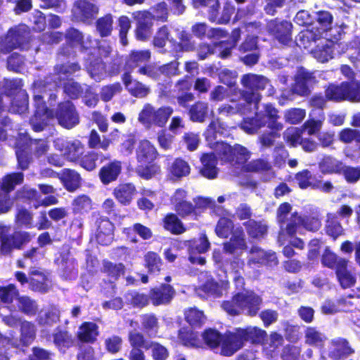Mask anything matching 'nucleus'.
<instances>
[{"mask_svg":"<svg viewBox=\"0 0 360 360\" xmlns=\"http://www.w3.org/2000/svg\"><path fill=\"white\" fill-rule=\"evenodd\" d=\"M246 226L249 235L253 238L262 237L266 232V226L255 221H249Z\"/></svg>","mask_w":360,"mask_h":360,"instance_id":"obj_61","label":"nucleus"},{"mask_svg":"<svg viewBox=\"0 0 360 360\" xmlns=\"http://www.w3.org/2000/svg\"><path fill=\"white\" fill-rule=\"evenodd\" d=\"M233 225L232 221L226 217L221 218L216 226L215 232L221 238H227L232 232Z\"/></svg>","mask_w":360,"mask_h":360,"instance_id":"obj_56","label":"nucleus"},{"mask_svg":"<svg viewBox=\"0 0 360 360\" xmlns=\"http://www.w3.org/2000/svg\"><path fill=\"white\" fill-rule=\"evenodd\" d=\"M98 13V8L89 0L77 1L72 8V13L75 19L80 21H86L94 18Z\"/></svg>","mask_w":360,"mask_h":360,"instance_id":"obj_14","label":"nucleus"},{"mask_svg":"<svg viewBox=\"0 0 360 360\" xmlns=\"http://www.w3.org/2000/svg\"><path fill=\"white\" fill-rule=\"evenodd\" d=\"M61 180L65 188L70 191H73L79 186L80 176L77 172L73 170L64 169L61 174Z\"/></svg>","mask_w":360,"mask_h":360,"instance_id":"obj_40","label":"nucleus"},{"mask_svg":"<svg viewBox=\"0 0 360 360\" xmlns=\"http://www.w3.org/2000/svg\"><path fill=\"white\" fill-rule=\"evenodd\" d=\"M178 65L177 62H172L159 68L148 66L139 68V72L153 78H157L162 74L170 76L176 74Z\"/></svg>","mask_w":360,"mask_h":360,"instance_id":"obj_24","label":"nucleus"},{"mask_svg":"<svg viewBox=\"0 0 360 360\" xmlns=\"http://www.w3.org/2000/svg\"><path fill=\"white\" fill-rule=\"evenodd\" d=\"M144 265L150 274H158L161 270L162 259L154 252H148L144 256Z\"/></svg>","mask_w":360,"mask_h":360,"instance_id":"obj_38","label":"nucleus"},{"mask_svg":"<svg viewBox=\"0 0 360 360\" xmlns=\"http://www.w3.org/2000/svg\"><path fill=\"white\" fill-rule=\"evenodd\" d=\"M305 343L313 347H321L323 345L326 338L315 328L308 327L304 332Z\"/></svg>","mask_w":360,"mask_h":360,"instance_id":"obj_39","label":"nucleus"},{"mask_svg":"<svg viewBox=\"0 0 360 360\" xmlns=\"http://www.w3.org/2000/svg\"><path fill=\"white\" fill-rule=\"evenodd\" d=\"M150 297L147 295L133 291L125 295L126 301L134 307H143L148 304Z\"/></svg>","mask_w":360,"mask_h":360,"instance_id":"obj_50","label":"nucleus"},{"mask_svg":"<svg viewBox=\"0 0 360 360\" xmlns=\"http://www.w3.org/2000/svg\"><path fill=\"white\" fill-rule=\"evenodd\" d=\"M23 179L24 175L21 172L7 174L2 179L1 188L8 193L13 191L15 186L21 184Z\"/></svg>","mask_w":360,"mask_h":360,"instance_id":"obj_42","label":"nucleus"},{"mask_svg":"<svg viewBox=\"0 0 360 360\" xmlns=\"http://www.w3.org/2000/svg\"><path fill=\"white\" fill-rule=\"evenodd\" d=\"M175 295V290L168 284H162L159 287L152 288L149 297L155 306L166 305L170 303Z\"/></svg>","mask_w":360,"mask_h":360,"instance_id":"obj_13","label":"nucleus"},{"mask_svg":"<svg viewBox=\"0 0 360 360\" xmlns=\"http://www.w3.org/2000/svg\"><path fill=\"white\" fill-rule=\"evenodd\" d=\"M179 339L181 342L191 347H198L202 345V340L199 338L197 333L192 330L181 329L179 333Z\"/></svg>","mask_w":360,"mask_h":360,"instance_id":"obj_37","label":"nucleus"},{"mask_svg":"<svg viewBox=\"0 0 360 360\" xmlns=\"http://www.w3.org/2000/svg\"><path fill=\"white\" fill-rule=\"evenodd\" d=\"M306 116L304 110L300 108H292L285 113V120L290 124H298L303 120Z\"/></svg>","mask_w":360,"mask_h":360,"instance_id":"obj_62","label":"nucleus"},{"mask_svg":"<svg viewBox=\"0 0 360 360\" xmlns=\"http://www.w3.org/2000/svg\"><path fill=\"white\" fill-rule=\"evenodd\" d=\"M210 243L205 235H202L199 238L193 240L189 245L192 253H204L210 248Z\"/></svg>","mask_w":360,"mask_h":360,"instance_id":"obj_57","label":"nucleus"},{"mask_svg":"<svg viewBox=\"0 0 360 360\" xmlns=\"http://www.w3.org/2000/svg\"><path fill=\"white\" fill-rule=\"evenodd\" d=\"M243 346V339L238 334V329L235 333L225 334L221 343V354L231 356Z\"/></svg>","mask_w":360,"mask_h":360,"instance_id":"obj_16","label":"nucleus"},{"mask_svg":"<svg viewBox=\"0 0 360 360\" xmlns=\"http://www.w3.org/2000/svg\"><path fill=\"white\" fill-rule=\"evenodd\" d=\"M278 111L271 104L264 105V110L256 113L255 118L252 122H245L242 129L248 134H255L265 126L272 131L269 134H264L260 138V143L264 147L273 145L274 139L277 131H281L283 125L278 121L280 117Z\"/></svg>","mask_w":360,"mask_h":360,"instance_id":"obj_1","label":"nucleus"},{"mask_svg":"<svg viewBox=\"0 0 360 360\" xmlns=\"http://www.w3.org/2000/svg\"><path fill=\"white\" fill-rule=\"evenodd\" d=\"M164 226L167 230L176 234L181 233L185 230L182 223L174 214H169L165 217Z\"/></svg>","mask_w":360,"mask_h":360,"instance_id":"obj_53","label":"nucleus"},{"mask_svg":"<svg viewBox=\"0 0 360 360\" xmlns=\"http://www.w3.org/2000/svg\"><path fill=\"white\" fill-rule=\"evenodd\" d=\"M26 30L25 26L10 30L5 39L0 41V51L8 53L19 46Z\"/></svg>","mask_w":360,"mask_h":360,"instance_id":"obj_15","label":"nucleus"},{"mask_svg":"<svg viewBox=\"0 0 360 360\" xmlns=\"http://www.w3.org/2000/svg\"><path fill=\"white\" fill-rule=\"evenodd\" d=\"M321 221L317 217H307L302 218L300 216L294 214L291 222L287 226L286 231L289 235L296 232V228L302 226L309 231H316L321 227Z\"/></svg>","mask_w":360,"mask_h":360,"instance_id":"obj_17","label":"nucleus"},{"mask_svg":"<svg viewBox=\"0 0 360 360\" xmlns=\"http://www.w3.org/2000/svg\"><path fill=\"white\" fill-rule=\"evenodd\" d=\"M338 139L344 143H350L352 141L360 143V131L351 128H345L339 132Z\"/></svg>","mask_w":360,"mask_h":360,"instance_id":"obj_55","label":"nucleus"},{"mask_svg":"<svg viewBox=\"0 0 360 360\" xmlns=\"http://www.w3.org/2000/svg\"><path fill=\"white\" fill-rule=\"evenodd\" d=\"M121 168V162L119 161H114L104 166L100 171L101 181L105 184H108L115 181L120 174Z\"/></svg>","mask_w":360,"mask_h":360,"instance_id":"obj_32","label":"nucleus"},{"mask_svg":"<svg viewBox=\"0 0 360 360\" xmlns=\"http://www.w3.org/2000/svg\"><path fill=\"white\" fill-rule=\"evenodd\" d=\"M35 329L33 324L24 321L21 323L20 340L24 345L30 344L34 338Z\"/></svg>","mask_w":360,"mask_h":360,"instance_id":"obj_58","label":"nucleus"},{"mask_svg":"<svg viewBox=\"0 0 360 360\" xmlns=\"http://www.w3.org/2000/svg\"><path fill=\"white\" fill-rule=\"evenodd\" d=\"M136 193V188L132 184H120L114 189L116 199L123 205H128Z\"/></svg>","mask_w":360,"mask_h":360,"instance_id":"obj_31","label":"nucleus"},{"mask_svg":"<svg viewBox=\"0 0 360 360\" xmlns=\"http://www.w3.org/2000/svg\"><path fill=\"white\" fill-rule=\"evenodd\" d=\"M271 168L270 164L264 160H256L243 165V170L245 172H262L268 171Z\"/></svg>","mask_w":360,"mask_h":360,"instance_id":"obj_59","label":"nucleus"},{"mask_svg":"<svg viewBox=\"0 0 360 360\" xmlns=\"http://www.w3.org/2000/svg\"><path fill=\"white\" fill-rule=\"evenodd\" d=\"M54 343L60 350H65L72 345V340L67 332L59 331L54 335Z\"/></svg>","mask_w":360,"mask_h":360,"instance_id":"obj_63","label":"nucleus"},{"mask_svg":"<svg viewBox=\"0 0 360 360\" xmlns=\"http://www.w3.org/2000/svg\"><path fill=\"white\" fill-rule=\"evenodd\" d=\"M246 248L245 235L241 229H236L229 241L224 244V250L229 254H237Z\"/></svg>","mask_w":360,"mask_h":360,"instance_id":"obj_23","label":"nucleus"},{"mask_svg":"<svg viewBox=\"0 0 360 360\" xmlns=\"http://www.w3.org/2000/svg\"><path fill=\"white\" fill-rule=\"evenodd\" d=\"M215 150L225 160L235 162L239 165H243L250 157L248 150L240 146L231 148L223 142H217Z\"/></svg>","mask_w":360,"mask_h":360,"instance_id":"obj_7","label":"nucleus"},{"mask_svg":"<svg viewBox=\"0 0 360 360\" xmlns=\"http://www.w3.org/2000/svg\"><path fill=\"white\" fill-rule=\"evenodd\" d=\"M326 233L334 239L337 238L343 233V229L340 223L332 214L328 215V219L326 224Z\"/></svg>","mask_w":360,"mask_h":360,"instance_id":"obj_51","label":"nucleus"},{"mask_svg":"<svg viewBox=\"0 0 360 360\" xmlns=\"http://www.w3.org/2000/svg\"><path fill=\"white\" fill-rule=\"evenodd\" d=\"M150 57V53L148 50L132 51L129 56V58L127 62V65L130 68L133 69L138 67L142 63H146L149 60Z\"/></svg>","mask_w":360,"mask_h":360,"instance_id":"obj_44","label":"nucleus"},{"mask_svg":"<svg viewBox=\"0 0 360 360\" xmlns=\"http://www.w3.org/2000/svg\"><path fill=\"white\" fill-rule=\"evenodd\" d=\"M136 172L141 177L148 179L152 178L160 172V167L156 165L146 164L140 165L137 167Z\"/></svg>","mask_w":360,"mask_h":360,"instance_id":"obj_64","label":"nucleus"},{"mask_svg":"<svg viewBox=\"0 0 360 360\" xmlns=\"http://www.w3.org/2000/svg\"><path fill=\"white\" fill-rule=\"evenodd\" d=\"M333 44L325 41L320 42L315 49L311 51L313 56L319 62L325 63L333 58Z\"/></svg>","mask_w":360,"mask_h":360,"instance_id":"obj_35","label":"nucleus"},{"mask_svg":"<svg viewBox=\"0 0 360 360\" xmlns=\"http://www.w3.org/2000/svg\"><path fill=\"white\" fill-rule=\"evenodd\" d=\"M217 110L219 115L229 117L236 114L248 115L254 109L248 103L244 101L243 98L238 102L231 100L229 103L221 105Z\"/></svg>","mask_w":360,"mask_h":360,"instance_id":"obj_19","label":"nucleus"},{"mask_svg":"<svg viewBox=\"0 0 360 360\" xmlns=\"http://www.w3.org/2000/svg\"><path fill=\"white\" fill-rule=\"evenodd\" d=\"M227 131L226 126L219 119L214 120L209 124L205 131V137L208 141H212L217 139V135L224 134Z\"/></svg>","mask_w":360,"mask_h":360,"instance_id":"obj_43","label":"nucleus"},{"mask_svg":"<svg viewBox=\"0 0 360 360\" xmlns=\"http://www.w3.org/2000/svg\"><path fill=\"white\" fill-rule=\"evenodd\" d=\"M87 69L91 77L96 81H101L106 75L105 65L99 59L91 63Z\"/></svg>","mask_w":360,"mask_h":360,"instance_id":"obj_47","label":"nucleus"},{"mask_svg":"<svg viewBox=\"0 0 360 360\" xmlns=\"http://www.w3.org/2000/svg\"><path fill=\"white\" fill-rule=\"evenodd\" d=\"M238 334L245 341H252L256 343H262L266 336V333L256 327H248L245 329L238 328Z\"/></svg>","mask_w":360,"mask_h":360,"instance_id":"obj_33","label":"nucleus"},{"mask_svg":"<svg viewBox=\"0 0 360 360\" xmlns=\"http://www.w3.org/2000/svg\"><path fill=\"white\" fill-rule=\"evenodd\" d=\"M30 239V233L25 231H16L8 237L1 236V251L4 254H8L13 248L20 249L23 244L28 243Z\"/></svg>","mask_w":360,"mask_h":360,"instance_id":"obj_11","label":"nucleus"},{"mask_svg":"<svg viewBox=\"0 0 360 360\" xmlns=\"http://www.w3.org/2000/svg\"><path fill=\"white\" fill-rule=\"evenodd\" d=\"M202 167L200 174L207 179H214L217 177L218 169L217 165V158L212 153L204 154L201 159Z\"/></svg>","mask_w":360,"mask_h":360,"instance_id":"obj_28","label":"nucleus"},{"mask_svg":"<svg viewBox=\"0 0 360 360\" xmlns=\"http://www.w3.org/2000/svg\"><path fill=\"white\" fill-rule=\"evenodd\" d=\"M110 144V139L103 137V140H101L98 134L95 130L91 131L89 139V145L91 148H100L105 150L108 148Z\"/></svg>","mask_w":360,"mask_h":360,"instance_id":"obj_60","label":"nucleus"},{"mask_svg":"<svg viewBox=\"0 0 360 360\" xmlns=\"http://www.w3.org/2000/svg\"><path fill=\"white\" fill-rule=\"evenodd\" d=\"M202 338L208 347L215 348L221 345L223 336L215 330L208 329L202 334Z\"/></svg>","mask_w":360,"mask_h":360,"instance_id":"obj_54","label":"nucleus"},{"mask_svg":"<svg viewBox=\"0 0 360 360\" xmlns=\"http://www.w3.org/2000/svg\"><path fill=\"white\" fill-rule=\"evenodd\" d=\"M315 82V77L312 73L301 70L296 77L293 91L300 96L307 95L309 92L310 87Z\"/></svg>","mask_w":360,"mask_h":360,"instance_id":"obj_21","label":"nucleus"},{"mask_svg":"<svg viewBox=\"0 0 360 360\" xmlns=\"http://www.w3.org/2000/svg\"><path fill=\"white\" fill-rule=\"evenodd\" d=\"M348 261L339 259L337 261L336 275L341 286L344 288H350L355 283V278L347 271Z\"/></svg>","mask_w":360,"mask_h":360,"instance_id":"obj_26","label":"nucleus"},{"mask_svg":"<svg viewBox=\"0 0 360 360\" xmlns=\"http://www.w3.org/2000/svg\"><path fill=\"white\" fill-rule=\"evenodd\" d=\"M145 348L150 350L153 360H166L169 356L168 349L157 342H146Z\"/></svg>","mask_w":360,"mask_h":360,"instance_id":"obj_41","label":"nucleus"},{"mask_svg":"<svg viewBox=\"0 0 360 360\" xmlns=\"http://www.w3.org/2000/svg\"><path fill=\"white\" fill-rule=\"evenodd\" d=\"M57 86L58 84L56 81L52 82L49 78L44 81L37 82L34 84V102L36 112L34 117L32 118L31 122L36 131H41L46 124L47 120L53 117V112L46 107L43 98L45 96H49L50 99L55 100L56 96L53 91Z\"/></svg>","mask_w":360,"mask_h":360,"instance_id":"obj_2","label":"nucleus"},{"mask_svg":"<svg viewBox=\"0 0 360 360\" xmlns=\"http://www.w3.org/2000/svg\"><path fill=\"white\" fill-rule=\"evenodd\" d=\"M208 105L206 103L198 102L190 110L191 119L194 122H204L207 113Z\"/></svg>","mask_w":360,"mask_h":360,"instance_id":"obj_48","label":"nucleus"},{"mask_svg":"<svg viewBox=\"0 0 360 360\" xmlns=\"http://www.w3.org/2000/svg\"><path fill=\"white\" fill-rule=\"evenodd\" d=\"M157 157L155 148L147 140L139 142L136 149V158L140 164L151 163Z\"/></svg>","mask_w":360,"mask_h":360,"instance_id":"obj_22","label":"nucleus"},{"mask_svg":"<svg viewBox=\"0 0 360 360\" xmlns=\"http://www.w3.org/2000/svg\"><path fill=\"white\" fill-rule=\"evenodd\" d=\"M241 83L245 88L241 93L244 101L248 103L254 110H257L262 98L259 91L269 86V80L262 76L248 74L243 76Z\"/></svg>","mask_w":360,"mask_h":360,"instance_id":"obj_4","label":"nucleus"},{"mask_svg":"<svg viewBox=\"0 0 360 360\" xmlns=\"http://www.w3.org/2000/svg\"><path fill=\"white\" fill-rule=\"evenodd\" d=\"M98 335V326L92 322H85L79 328L78 338L83 342H92Z\"/></svg>","mask_w":360,"mask_h":360,"instance_id":"obj_34","label":"nucleus"},{"mask_svg":"<svg viewBox=\"0 0 360 360\" xmlns=\"http://www.w3.org/2000/svg\"><path fill=\"white\" fill-rule=\"evenodd\" d=\"M30 282L32 288L40 292H45L48 289L47 278L44 274L36 270L32 271Z\"/></svg>","mask_w":360,"mask_h":360,"instance_id":"obj_45","label":"nucleus"},{"mask_svg":"<svg viewBox=\"0 0 360 360\" xmlns=\"http://www.w3.org/2000/svg\"><path fill=\"white\" fill-rule=\"evenodd\" d=\"M54 147L61 153L64 158L70 161H77L84 153V145L79 140H65L57 139L54 141Z\"/></svg>","mask_w":360,"mask_h":360,"instance_id":"obj_6","label":"nucleus"},{"mask_svg":"<svg viewBox=\"0 0 360 360\" xmlns=\"http://www.w3.org/2000/svg\"><path fill=\"white\" fill-rule=\"evenodd\" d=\"M248 263L251 264H276V257L273 252H266L261 248L252 247L250 252Z\"/></svg>","mask_w":360,"mask_h":360,"instance_id":"obj_29","label":"nucleus"},{"mask_svg":"<svg viewBox=\"0 0 360 360\" xmlns=\"http://www.w3.org/2000/svg\"><path fill=\"white\" fill-rule=\"evenodd\" d=\"M138 25L136 30V36L139 40L145 41L151 35L153 16L148 12H139L136 14Z\"/></svg>","mask_w":360,"mask_h":360,"instance_id":"obj_20","label":"nucleus"},{"mask_svg":"<svg viewBox=\"0 0 360 360\" xmlns=\"http://www.w3.org/2000/svg\"><path fill=\"white\" fill-rule=\"evenodd\" d=\"M353 95L356 96L354 86H350L347 83H343L340 86H330L326 91V96L335 101L349 100L356 102V99L352 98Z\"/></svg>","mask_w":360,"mask_h":360,"instance_id":"obj_12","label":"nucleus"},{"mask_svg":"<svg viewBox=\"0 0 360 360\" xmlns=\"http://www.w3.org/2000/svg\"><path fill=\"white\" fill-rule=\"evenodd\" d=\"M320 168L324 173H336L342 170V163L331 157H325L320 163Z\"/></svg>","mask_w":360,"mask_h":360,"instance_id":"obj_52","label":"nucleus"},{"mask_svg":"<svg viewBox=\"0 0 360 360\" xmlns=\"http://www.w3.org/2000/svg\"><path fill=\"white\" fill-rule=\"evenodd\" d=\"M113 230L114 226L108 219H100L96 233L98 242L102 245L110 243L112 239Z\"/></svg>","mask_w":360,"mask_h":360,"instance_id":"obj_27","label":"nucleus"},{"mask_svg":"<svg viewBox=\"0 0 360 360\" xmlns=\"http://www.w3.org/2000/svg\"><path fill=\"white\" fill-rule=\"evenodd\" d=\"M113 20L110 14L100 18L96 21V30L101 36L106 37L110 34L112 30Z\"/></svg>","mask_w":360,"mask_h":360,"instance_id":"obj_49","label":"nucleus"},{"mask_svg":"<svg viewBox=\"0 0 360 360\" xmlns=\"http://www.w3.org/2000/svg\"><path fill=\"white\" fill-rule=\"evenodd\" d=\"M261 299L252 292L236 294L231 300L224 302L222 309L229 315L240 314L244 310L250 316H255L259 309Z\"/></svg>","mask_w":360,"mask_h":360,"instance_id":"obj_3","label":"nucleus"},{"mask_svg":"<svg viewBox=\"0 0 360 360\" xmlns=\"http://www.w3.org/2000/svg\"><path fill=\"white\" fill-rule=\"evenodd\" d=\"M187 322L193 326H200L205 323L206 317L202 311L191 308L185 312Z\"/></svg>","mask_w":360,"mask_h":360,"instance_id":"obj_46","label":"nucleus"},{"mask_svg":"<svg viewBox=\"0 0 360 360\" xmlns=\"http://www.w3.org/2000/svg\"><path fill=\"white\" fill-rule=\"evenodd\" d=\"M172 113L171 107L155 108L150 104H146L139 114L138 120L147 128L152 125L162 127Z\"/></svg>","mask_w":360,"mask_h":360,"instance_id":"obj_5","label":"nucleus"},{"mask_svg":"<svg viewBox=\"0 0 360 360\" xmlns=\"http://www.w3.org/2000/svg\"><path fill=\"white\" fill-rule=\"evenodd\" d=\"M352 352L347 345V342L343 339H338L331 342L329 356L335 360H339L347 356Z\"/></svg>","mask_w":360,"mask_h":360,"instance_id":"obj_30","label":"nucleus"},{"mask_svg":"<svg viewBox=\"0 0 360 360\" xmlns=\"http://www.w3.org/2000/svg\"><path fill=\"white\" fill-rule=\"evenodd\" d=\"M191 172L188 163L181 158L175 159L168 168V175L172 180H179Z\"/></svg>","mask_w":360,"mask_h":360,"instance_id":"obj_25","label":"nucleus"},{"mask_svg":"<svg viewBox=\"0 0 360 360\" xmlns=\"http://www.w3.org/2000/svg\"><path fill=\"white\" fill-rule=\"evenodd\" d=\"M56 117L59 124L68 129L72 128L79 123V116L70 102L60 104Z\"/></svg>","mask_w":360,"mask_h":360,"instance_id":"obj_10","label":"nucleus"},{"mask_svg":"<svg viewBox=\"0 0 360 360\" xmlns=\"http://www.w3.org/2000/svg\"><path fill=\"white\" fill-rule=\"evenodd\" d=\"M268 29L281 43L287 44L291 41L292 24L290 22L272 20L268 23Z\"/></svg>","mask_w":360,"mask_h":360,"instance_id":"obj_18","label":"nucleus"},{"mask_svg":"<svg viewBox=\"0 0 360 360\" xmlns=\"http://www.w3.org/2000/svg\"><path fill=\"white\" fill-rule=\"evenodd\" d=\"M227 286V280H221L220 283L215 282L213 280H210L202 285L200 290L204 292L207 295L217 297L222 295L223 291L226 289Z\"/></svg>","mask_w":360,"mask_h":360,"instance_id":"obj_36","label":"nucleus"},{"mask_svg":"<svg viewBox=\"0 0 360 360\" xmlns=\"http://www.w3.org/2000/svg\"><path fill=\"white\" fill-rule=\"evenodd\" d=\"M170 202L174 210L180 216H186L194 211V206L189 200L188 192L183 188H178L171 197Z\"/></svg>","mask_w":360,"mask_h":360,"instance_id":"obj_9","label":"nucleus"},{"mask_svg":"<svg viewBox=\"0 0 360 360\" xmlns=\"http://www.w3.org/2000/svg\"><path fill=\"white\" fill-rule=\"evenodd\" d=\"M195 7L200 6H208L209 18L212 21H217L219 23H226L229 21L233 13L234 8L229 3H226L223 9L221 16L218 18L219 4L217 0H193Z\"/></svg>","mask_w":360,"mask_h":360,"instance_id":"obj_8","label":"nucleus"}]
</instances>
